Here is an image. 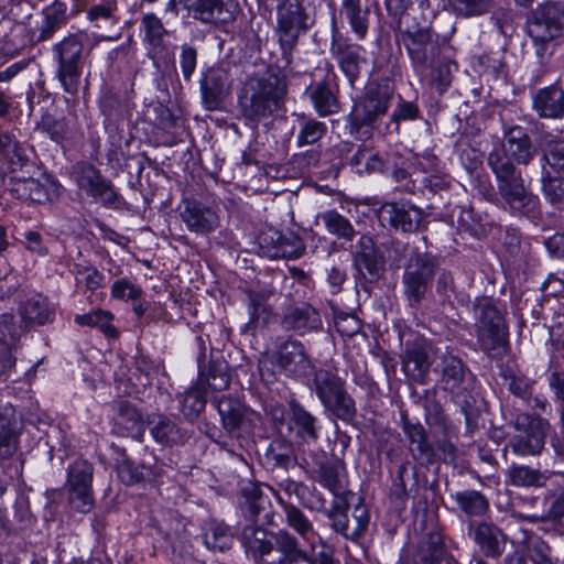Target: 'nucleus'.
<instances>
[{"instance_id": "1", "label": "nucleus", "mask_w": 564, "mask_h": 564, "mask_svg": "<svg viewBox=\"0 0 564 564\" xmlns=\"http://www.w3.org/2000/svg\"><path fill=\"white\" fill-rule=\"evenodd\" d=\"M285 529L275 532L257 525H247L241 533V543L254 564H316L313 554L303 549L301 541L314 552L319 534L312 521L296 506L282 503Z\"/></svg>"}, {"instance_id": "2", "label": "nucleus", "mask_w": 564, "mask_h": 564, "mask_svg": "<svg viewBox=\"0 0 564 564\" xmlns=\"http://www.w3.org/2000/svg\"><path fill=\"white\" fill-rule=\"evenodd\" d=\"M285 94V84L274 75L248 78L239 96L243 118L258 126L281 108Z\"/></svg>"}, {"instance_id": "3", "label": "nucleus", "mask_w": 564, "mask_h": 564, "mask_svg": "<svg viewBox=\"0 0 564 564\" xmlns=\"http://www.w3.org/2000/svg\"><path fill=\"white\" fill-rule=\"evenodd\" d=\"M487 164L495 175L498 194L508 207L519 214H533L539 199L524 185L521 172L502 151L489 152Z\"/></svg>"}, {"instance_id": "4", "label": "nucleus", "mask_w": 564, "mask_h": 564, "mask_svg": "<svg viewBox=\"0 0 564 564\" xmlns=\"http://www.w3.org/2000/svg\"><path fill=\"white\" fill-rule=\"evenodd\" d=\"M87 35L83 32L72 33L52 47L57 64L55 77L63 91L74 100L79 93L83 70L88 52L85 50Z\"/></svg>"}, {"instance_id": "5", "label": "nucleus", "mask_w": 564, "mask_h": 564, "mask_svg": "<svg viewBox=\"0 0 564 564\" xmlns=\"http://www.w3.org/2000/svg\"><path fill=\"white\" fill-rule=\"evenodd\" d=\"M476 333L481 349L490 357H501L507 349L508 330L503 315L491 299H477L474 303Z\"/></svg>"}, {"instance_id": "6", "label": "nucleus", "mask_w": 564, "mask_h": 564, "mask_svg": "<svg viewBox=\"0 0 564 564\" xmlns=\"http://www.w3.org/2000/svg\"><path fill=\"white\" fill-rule=\"evenodd\" d=\"M564 28V2L549 1L532 11L527 21V32L542 57L545 44L557 37Z\"/></svg>"}, {"instance_id": "7", "label": "nucleus", "mask_w": 564, "mask_h": 564, "mask_svg": "<svg viewBox=\"0 0 564 564\" xmlns=\"http://www.w3.org/2000/svg\"><path fill=\"white\" fill-rule=\"evenodd\" d=\"M516 433L509 438L508 447L519 457L539 456L545 445L549 422L540 416L522 413L513 422Z\"/></svg>"}, {"instance_id": "8", "label": "nucleus", "mask_w": 564, "mask_h": 564, "mask_svg": "<svg viewBox=\"0 0 564 564\" xmlns=\"http://www.w3.org/2000/svg\"><path fill=\"white\" fill-rule=\"evenodd\" d=\"M414 69L423 74L441 57L442 45L438 35L429 28H420L413 31H404L401 34Z\"/></svg>"}, {"instance_id": "9", "label": "nucleus", "mask_w": 564, "mask_h": 564, "mask_svg": "<svg viewBox=\"0 0 564 564\" xmlns=\"http://www.w3.org/2000/svg\"><path fill=\"white\" fill-rule=\"evenodd\" d=\"M307 15L300 0H282L276 10V34L284 55L291 54L307 30Z\"/></svg>"}, {"instance_id": "10", "label": "nucleus", "mask_w": 564, "mask_h": 564, "mask_svg": "<svg viewBox=\"0 0 564 564\" xmlns=\"http://www.w3.org/2000/svg\"><path fill=\"white\" fill-rule=\"evenodd\" d=\"M435 272V262L430 254H413L404 268L403 293L410 306H417L425 296Z\"/></svg>"}, {"instance_id": "11", "label": "nucleus", "mask_w": 564, "mask_h": 564, "mask_svg": "<svg viewBox=\"0 0 564 564\" xmlns=\"http://www.w3.org/2000/svg\"><path fill=\"white\" fill-rule=\"evenodd\" d=\"M93 465L85 459L75 460L67 469L68 502L78 512L87 513L94 506Z\"/></svg>"}, {"instance_id": "12", "label": "nucleus", "mask_w": 564, "mask_h": 564, "mask_svg": "<svg viewBox=\"0 0 564 564\" xmlns=\"http://www.w3.org/2000/svg\"><path fill=\"white\" fill-rule=\"evenodd\" d=\"M184 7L191 18L210 28H224L234 23L240 12L237 0H193Z\"/></svg>"}, {"instance_id": "13", "label": "nucleus", "mask_w": 564, "mask_h": 564, "mask_svg": "<svg viewBox=\"0 0 564 564\" xmlns=\"http://www.w3.org/2000/svg\"><path fill=\"white\" fill-rule=\"evenodd\" d=\"M325 514L332 522V529L350 540H357L369 524V512L364 503L356 505L349 516L347 503L336 500Z\"/></svg>"}, {"instance_id": "14", "label": "nucleus", "mask_w": 564, "mask_h": 564, "mask_svg": "<svg viewBox=\"0 0 564 564\" xmlns=\"http://www.w3.org/2000/svg\"><path fill=\"white\" fill-rule=\"evenodd\" d=\"M271 359L272 364L288 377H308L315 368L303 344L294 339L281 343Z\"/></svg>"}, {"instance_id": "15", "label": "nucleus", "mask_w": 564, "mask_h": 564, "mask_svg": "<svg viewBox=\"0 0 564 564\" xmlns=\"http://www.w3.org/2000/svg\"><path fill=\"white\" fill-rule=\"evenodd\" d=\"M180 217L191 232L200 236H207L220 226V217L217 210L197 199H183L180 207Z\"/></svg>"}, {"instance_id": "16", "label": "nucleus", "mask_w": 564, "mask_h": 564, "mask_svg": "<svg viewBox=\"0 0 564 564\" xmlns=\"http://www.w3.org/2000/svg\"><path fill=\"white\" fill-rule=\"evenodd\" d=\"M391 99V90L388 85L371 84L366 90L365 97L355 106L354 123L372 124L379 117L383 116Z\"/></svg>"}, {"instance_id": "17", "label": "nucleus", "mask_w": 564, "mask_h": 564, "mask_svg": "<svg viewBox=\"0 0 564 564\" xmlns=\"http://www.w3.org/2000/svg\"><path fill=\"white\" fill-rule=\"evenodd\" d=\"M258 242L262 254L271 259H296L305 250L300 237L294 234L283 235L274 228H268L262 231Z\"/></svg>"}, {"instance_id": "18", "label": "nucleus", "mask_w": 564, "mask_h": 564, "mask_svg": "<svg viewBox=\"0 0 564 564\" xmlns=\"http://www.w3.org/2000/svg\"><path fill=\"white\" fill-rule=\"evenodd\" d=\"M383 227H390L404 232L415 231L421 223L422 213L408 203L387 202L377 212Z\"/></svg>"}, {"instance_id": "19", "label": "nucleus", "mask_w": 564, "mask_h": 564, "mask_svg": "<svg viewBox=\"0 0 564 564\" xmlns=\"http://www.w3.org/2000/svg\"><path fill=\"white\" fill-rule=\"evenodd\" d=\"M502 151L510 162L528 165L536 155L538 149L532 143L527 129L513 126L505 132V142L495 147L490 152Z\"/></svg>"}, {"instance_id": "20", "label": "nucleus", "mask_w": 564, "mask_h": 564, "mask_svg": "<svg viewBox=\"0 0 564 564\" xmlns=\"http://www.w3.org/2000/svg\"><path fill=\"white\" fill-rule=\"evenodd\" d=\"M231 79L229 72L223 67H212L206 70L200 79V93L203 102L208 110L220 107L230 94Z\"/></svg>"}, {"instance_id": "21", "label": "nucleus", "mask_w": 564, "mask_h": 564, "mask_svg": "<svg viewBox=\"0 0 564 564\" xmlns=\"http://www.w3.org/2000/svg\"><path fill=\"white\" fill-rule=\"evenodd\" d=\"M433 347L424 340L408 346L402 357L404 373L413 381L423 383L432 366Z\"/></svg>"}, {"instance_id": "22", "label": "nucleus", "mask_w": 564, "mask_h": 564, "mask_svg": "<svg viewBox=\"0 0 564 564\" xmlns=\"http://www.w3.org/2000/svg\"><path fill=\"white\" fill-rule=\"evenodd\" d=\"M282 327L284 330L297 335L317 330L322 327L319 313L308 304L289 307L283 315Z\"/></svg>"}, {"instance_id": "23", "label": "nucleus", "mask_w": 564, "mask_h": 564, "mask_svg": "<svg viewBox=\"0 0 564 564\" xmlns=\"http://www.w3.org/2000/svg\"><path fill=\"white\" fill-rule=\"evenodd\" d=\"M533 109L541 118L560 119L564 117L563 79L555 85L539 89L533 95Z\"/></svg>"}, {"instance_id": "24", "label": "nucleus", "mask_w": 564, "mask_h": 564, "mask_svg": "<svg viewBox=\"0 0 564 564\" xmlns=\"http://www.w3.org/2000/svg\"><path fill=\"white\" fill-rule=\"evenodd\" d=\"M354 262L358 271L370 279H377L382 271L383 262L379 256L373 239L362 235L354 246Z\"/></svg>"}, {"instance_id": "25", "label": "nucleus", "mask_w": 564, "mask_h": 564, "mask_svg": "<svg viewBox=\"0 0 564 564\" xmlns=\"http://www.w3.org/2000/svg\"><path fill=\"white\" fill-rule=\"evenodd\" d=\"M29 162L28 149L14 131L0 130V164L12 172L22 170Z\"/></svg>"}, {"instance_id": "26", "label": "nucleus", "mask_w": 564, "mask_h": 564, "mask_svg": "<svg viewBox=\"0 0 564 564\" xmlns=\"http://www.w3.org/2000/svg\"><path fill=\"white\" fill-rule=\"evenodd\" d=\"M330 51L337 58L341 72L347 77L350 86L360 75L362 64L366 63L364 57V47L360 45L345 44L333 42Z\"/></svg>"}, {"instance_id": "27", "label": "nucleus", "mask_w": 564, "mask_h": 564, "mask_svg": "<svg viewBox=\"0 0 564 564\" xmlns=\"http://www.w3.org/2000/svg\"><path fill=\"white\" fill-rule=\"evenodd\" d=\"M447 555L442 534L432 531L421 539L409 564H442Z\"/></svg>"}, {"instance_id": "28", "label": "nucleus", "mask_w": 564, "mask_h": 564, "mask_svg": "<svg viewBox=\"0 0 564 564\" xmlns=\"http://www.w3.org/2000/svg\"><path fill=\"white\" fill-rule=\"evenodd\" d=\"M442 377L440 383L442 389L459 397L467 390V369L463 361L455 356H445L442 359Z\"/></svg>"}, {"instance_id": "29", "label": "nucleus", "mask_w": 564, "mask_h": 564, "mask_svg": "<svg viewBox=\"0 0 564 564\" xmlns=\"http://www.w3.org/2000/svg\"><path fill=\"white\" fill-rule=\"evenodd\" d=\"M316 480L337 499L346 491V467L343 460L334 458L319 464Z\"/></svg>"}, {"instance_id": "30", "label": "nucleus", "mask_w": 564, "mask_h": 564, "mask_svg": "<svg viewBox=\"0 0 564 564\" xmlns=\"http://www.w3.org/2000/svg\"><path fill=\"white\" fill-rule=\"evenodd\" d=\"M290 415L291 429L302 442L315 443L318 440L317 419L294 400L290 402Z\"/></svg>"}, {"instance_id": "31", "label": "nucleus", "mask_w": 564, "mask_h": 564, "mask_svg": "<svg viewBox=\"0 0 564 564\" xmlns=\"http://www.w3.org/2000/svg\"><path fill=\"white\" fill-rule=\"evenodd\" d=\"M149 425L151 435L158 443L167 445L182 444L188 438L187 433L169 416L162 414L153 415L149 421Z\"/></svg>"}, {"instance_id": "32", "label": "nucleus", "mask_w": 564, "mask_h": 564, "mask_svg": "<svg viewBox=\"0 0 564 564\" xmlns=\"http://www.w3.org/2000/svg\"><path fill=\"white\" fill-rule=\"evenodd\" d=\"M19 313L22 321L20 328H23V330L32 326L44 325L53 315L47 300L42 295L32 296L22 303Z\"/></svg>"}, {"instance_id": "33", "label": "nucleus", "mask_w": 564, "mask_h": 564, "mask_svg": "<svg viewBox=\"0 0 564 564\" xmlns=\"http://www.w3.org/2000/svg\"><path fill=\"white\" fill-rule=\"evenodd\" d=\"M308 98L321 117H327L339 111V101L329 83L317 82L307 89Z\"/></svg>"}, {"instance_id": "34", "label": "nucleus", "mask_w": 564, "mask_h": 564, "mask_svg": "<svg viewBox=\"0 0 564 564\" xmlns=\"http://www.w3.org/2000/svg\"><path fill=\"white\" fill-rule=\"evenodd\" d=\"M456 68L457 64L455 62L449 58L440 57L421 75L429 86L440 94H443L451 86L453 72L456 70Z\"/></svg>"}, {"instance_id": "35", "label": "nucleus", "mask_w": 564, "mask_h": 564, "mask_svg": "<svg viewBox=\"0 0 564 564\" xmlns=\"http://www.w3.org/2000/svg\"><path fill=\"white\" fill-rule=\"evenodd\" d=\"M507 482L514 487H543L549 475L546 471L533 468L528 465L512 464L506 473Z\"/></svg>"}, {"instance_id": "36", "label": "nucleus", "mask_w": 564, "mask_h": 564, "mask_svg": "<svg viewBox=\"0 0 564 564\" xmlns=\"http://www.w3.org/2000/svg\"><path fill=\"white\" fill-rule=\"evenodd\" d=\"M213 403L216 405L223 426L228 433H235L241 427L246 409L239 400L223 397L215 399Z\"/></svg>"}, {"instance_id": "37", "label": "nucleus", "mask_w": 564, "mask_h": 564, "mask_svg": "<svg viewBox=\"0 0 564 564\" xmlns=\"http://www.w3.org/2000/svg\"><path fill=\"white\" fill-rule=\"evenodd\" d=\"M207 388L205 381L199 378L198 381L187 391L178 395L181 410L189 420H195L205 409Z\"/></svg>"}, {"instance_id": "38", "label": "nucleus", "mask_w": 564, "mask_h": 564, "mask_svg": "<svg viewBox=\"0 0 564 564\" xmlns=\"http://www.w3.org/2000/svg\"><path fill=\"white\" fill-rule=\"evenodd\" d=\"M403 432L410 441V449L417 460H431L433 449L426 441L424 427L419 423H412L403 416Z\"/></svg>"}, {"instance_id": "39", "label": "nucleus", "mask_w": 564, "mask_h": 564, "mask_svg": "<svg viewBox=\"0 0 564 564\" xmlns=\"http://www.w3.org/2000/svg\"><path fill=\"white\" fill-rule=\"evenodd\" d=\"M475 541L491 557L500 556L505 544V534L490 523H480L475 530Z\"/></svg>"}, {"instance_id": "40", "label": "nucleus", "mask_w": 564, "mask_h": 564, "mask_svg": "<svg viewBox=\"0 0 564 564\" xmlns=\"http://www.w3.org/2000/svg\"><path fill=\"white\" fill-rule=\"evenodd\" d=\"M311 375L313 376V389L321 403L345 388L344 381L330 369L314 368Z\"/></svg>"}, {"instance_id": "41", "label": "nucleus", "mask_w": 564, "mask_h": 564, "mask_svg": "<svg viewBox=\"0 0 564 564\" xmlns=\"http://www.w3.org/2000/svg\"><path fill=\"white\" fill-rule=\"evenodd\" d=\"M350 163L356 167L357 173H388V160H384L371 149H359L350 160Z\"/></svg>"}, {"instance_id": "42", "label": "nucleus", "mask_w": 564, "mask_h": 564, "mask_svg": "<svg viewBox=\"0 0 564 564\" xmlns=\"http://www.w3.org/2000/svg\"><path fill=\"white\" fill-rule=\"evenodd\" d=\"M321 219L330 235L346 241L354 239L356 230L352 224L338 212L334 209L326 210L321 215Z\"/></svg>"}, {"instance_id": "43", "label": "nucleus", "mask_w": 564, "mask_h": 564, "mask_svg": "<svg viewBox=\"0 0 564 564\" xmlns=\"http://www.w3.org/2000/svg\"><path fill=\"white\" fill-rule=\"evenodd\" d=\"M451 497L467 516H482L489 507L486 497L477 490L457 491Z\"/></svg>"}, {"instance_id": "44", "label": "nucleus", "mask_w": 564, "mask_h": 564, "mask_svg": "<svg viewBox=\"0 0 564 564\" xmlns=\"http://www.w3.org/2000/svg\"><path fill=\"white\" fill-rule=\"evenodd\" d=\"M324 408L343 421H350L356 415L354 399L347 393L345 388L336 394L329 397L323 403Z\"/></svg>"}, {"instance_id": "45", "label": "nucleus", "mask_w": 564, "mask_h": 564, "mask_svg": "<svg viewBox=\"0 0 564 564\" xmlns=\"http://www.w3.org/2000/svg\"><path fill=\"white\" fill-rule=\"evenodd\" d=\"M74 178L78 188L90 197L105 177L94 165L82 162L74 167Z\"/></svg>"}, {"instance_id": "46", "label": "nucleus", "mask_w": 564, "mask_h": 564, "mask_svg": "<svg viewBox=\"0 0 564 564\" xmlns=\"http://www.w3.org/2000/svg\"><path fill=\"white\" fill-rule=\"evenodd\" d=\"M116 424L133 437H139L143 432L142 415L131 404L120 402L118 405V414Z\"/></svg>"}, {"instance_id": "47", "label": "nucleus", "mask_w": 564, "mask_h": 564, "mask_svg": "<svg viewBox=\"0 0 564 564\" xmlns=\"http://www.w3.org/2000/svg\"><path fill=\"white\" fill-rule=\"evenodd\" d=\"M343 12L348 20L352 31L359 39H364L368 31V11L362 10L359 0H344Z\"/></svg>"}, {"instance_id": "48", "label": "nucleus", "mask_w": 564, "mask_h": 564, "mask_svg": "<svg viewBox=\"0 0 564 564\" xmlns=\"http://www.w3.org/2000/svg\"><path fill=\"white\" fill-rule=\"evenodd\" d=\"M65 23L66 14L65 10L61 6H53L45 9L37 40H50Z\"/></svg>"}, {"instance_id": "49", "label": "nucleus", "mask_w": 564, "mask_h": 564, "mask_svg": "<svg viewBox=\"0 0 564 564\" xmlns=\"http://www.w3.org/2000/svg\"><path fill=\"white\" fill-rule=\"evenodd\" d=\"M232 539L230 528L219 522H213L204 535L206 546L218 551L230 549Z\"/></svg>"}, {"instance_id": "50", "label": "nucleus", "mask_w": 564, "mask_h": 564, "mask_svg": "<svg viewBox=\"0 0 564 564\" xmlns=\"http://www.w3.org/2000/svg\"><path fill=\"white\" fill-rule=\"evenodd\" d=\"M141 24L144 30V40L152 50L162 48L164 36L167 34L162 21L153 13L145 14Z\"/></svg>"}, {"instance_id": "51", "label": "nucleus", "mask_w": 564, "mask_h": 564, "mask_svg": "<svg viewBox=\"0 0 564 564\" xmlns=\"http://www.w3.org/2000/svg\"><path fill=\"white\" fill-rule=\"evenodd\" d=\"M112 315L106 311H95L88 314L76 315L75 322L82 326L99 328L106 336L116 337L117 330L111 325Z\"/></svg>"}, {"instance_id": "52", "label": "nucleus", "mask_w": 564, "mask_h": 564, "mask_svg": "<svg viewBox=\"0 0 564 564\" xmlns=\"http://www.w3.org/2000/svg\"><path fill=\"white\" fill-rule=\"evenodd\" d=\"M19 449V435L9 421L0 420V465Z\"/></svg>"}, {"instance_id": "53", "label": "nucleus", "mask_w": 564, "mask_h": 564, "mask_svg": "<svg viewBox=\"0 0 564 564\" xmlns=\"http://www.w3.org/2000/svg\"><path fill=\"white\" fill-rule=\"evenodd\" d=\"M90 197L104 207L112 209L120 208L124 203L122 196L117 192L111 181L106 178H104L98 186V189H96Z\"/></svg>"}, {"instance_id": "54", "label": "nucleus", "mask_w": 564, "mask_h": 564, "mask_svg": "<svg viewBox=\"0 0 564 564\" xmlns=\"http://www.w3.org/2000/svg\"><path fill=\"white\" fill-rule=\"evenodd\" d=\"M327 131L324 122L310 119L302 121L300 132L296 138L297 147L302 148L318 142Z\"/></svg>"}, {"instance_id": "55", "label": "nucleus", "mask_w": 564, "mask_h": 564, "mask_svg": "<svg viewBox=\"0 0 564 564\" xmlns=\"http://www.w3.org/2000/svg\"><path fill=\"white\" fill-rule=\"evenodd\" d=\"M245 501L242 502V511L245 517L250 521H258L262 510L268 505V499L261 495L257 488H251L250 495L243 489Z\"/></svg>"}, {"instance_id": "56", "label": "nucleus", "mask_w": 564, "mask_h": 564, "mask_svg": "<svg viewBox=\"0 0 564 564\" xmlns=\"http://www.w3.org/2000/svg\"><path fill=\"white\" fill-rule=\"evenodd\" d=\"M542 184L545 198L557 209H564V178L545 175Z\"/></svg>"}, {"instance_id": "57", "label": "nucleus", "mask_w": 564, "mask_h": 564, "mask_svg": "<svg viewBox=\"0 0 564 564\" xmlns=\"http://www.w3.org/2000/svg\"><path fill=\"white\" fill-rule=\"evenodd\" d=\"M74 274L78 283H84L85 286L95 291L102 285L104 275L93 265L89 264H75Z\"/></svg>"}, {"instance_id": "58", "label": "nucleus", "mask_w": 564, "mask_h": 564, "mask_svg": "<svg viewBox=\"0 0 564 564\" xmlns=\"http://www.w3.org/2000/svg\"><path fill=\"white\" fill-rule=\"evenodd\" d=\"M117 10L118 2L100 1V3L90 6L87 10V20L96 26H100V22L113 20Z\"/></svg>"}, {"instance_id": "59", "label": "nucleus", "mask_w": 564, "mask_h": 564, "mask_svg": "<svg viewBox=\"0 0 564 564\" xmlns=\"http://www.w3.org/2000/svg\"><path fill=\"white\" fill-rule=\"evenodd\" d=\"M28 199L36 203H44L52 198V194L56 195L57 185L53 182L48 186L42 184L33 177L26 178Z\"/></svg>"}, {"instance_id": "60", "label": "nucleus", "mask_w": 564, "mask_h": 564, "mask_svg": "<svg viewBox=\"0 0 564 564\" xmlns=\"http://www.w3.org/2000/svg\"><path fill=\"white\" fill-rule=\"evenodd\" d=\"M147 470L144 465H135L130 459H123L118 466V477L126 485H134L144 479Z\"/></svg>"}, {"instance_id": "61", "label": "nucleus", "mask_w": 564, "mask_h": 564, "mask_svg": "<svg viewBox=\"0 0 564 564\" xmlns=\"http://www.w3.org/2000/svg\"><path fill=\"white\" fill-rule=\"evenodd\" d=\"M492 0H453V6L458 15L474 17L485 13Z\"/></svg>"}, {"instance_id": "62", "label": "nucleus", "mask_w": 564, "mask_h": 564, "mask_svg": "<svg viewBox=\"0 0 564 564\" xmlns=\"http://www.w3.org/2000/svg\"><path fill=\"white\" fill-rule=\"evenodd\" d=\"M197 55V50L194 46L189 44H183L181 46L180 67L184 79L187 82L191 80L196 69Z\"/></svg>"}, {"instance_id": "63", "label": "nucleus", "mask_w": 564, "mask_h": 564, "mask_svg": "<svg viewBox=\"0 0 564 564\" xmlns=\"http://www.w3.org/2000/svg\"><path fill=\"white\" fill-rule=\"evenodd\" d=\"M230 376L226 365H215L210 368L205 386L214 391H223L229 387Z\"/></svg>"}, {"instance_id": "64", "label": "nucleus", "mask_w": 564, "mask_h": 564, "mask_svg": "<svg viewBox=\"0 0 564 564\" xmlns=\"http://www.w3.org/2000/svg\"><path fill=\"white\" fill-rule=\"evenodd\" d=\"M528 556L532 564H557L551 557V550L543 541H534L529 545Z\"/></svg>"}]
</instances>
